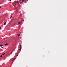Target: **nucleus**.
<instances>
[{"label": "nucleus", "mask_w": 67, "mask_h": 67, "mask_svg": "<svg viewBox=\"0 0 67 67\" xmlns=\"http://www.w3.org/2000/svg\"><path fill=\"white\" fill-rule=\"evenodd\" d=\"M23 21H24V20H23Z\"/></svg>", "instance_id": "obj_21"}, {"label": "nucleus", "mask_w": 67, "mask_h": 67, "mask_svg": "<svg viewBox=\"0 0 67 67\" xmlns=\"http://www.w3.org/2000/svg\"><path fill=\"white\" fill-rule=\"evenodd\" d=\"M2 55H1L0 56L1 57H2Z\"/></svg>", "instance_id": "obj_7"}, {"label": "nucleus", "mask_w": 67, "mask_h": 67, "mask_svg": "<svg viewBox=\"0 0 67 67\" xmlns=\"http://www.w3.org/2000/svg\"><path fill=\"white\" fill-rule=\"evenodd\" d=\"M21 15H20V16H21Z\"/></svg>", "instance_id": "obj_11"}, {"label": "nucleus", "mask_w": 67, "mask_h": 67, "mask_svg": "<svg viewBox=\"0 0 67 67\" xmlns=\"http://www.w3.org/2000/svg\"><path fill=\"white\" fill-rule=\"evenodd\" d=\"M1 8V7H0V8Z\"/></svg>", "instance_id": "obj_18"}, {"label": "nucleus", "mask_w": 67, "mask_h": 67, "mask_svg": "<svg viewBox=\"0 0 67 67\" xmlns=\"http://www.w3.org/2000/svg\"><path fill=\"white\" fill-rule=\"evenodd\" d=\"M9 1H11V0H9Z\"/></svg>", "instance_id": "obj_17"}, {"label": "nucleus", "mask_w": 67, "mask_h": 67, "mask_svg": "<svg viewBox=\"0 0 67 67\" xmlns=\"http://www.w3.org/2000/svg\"><path fill=\"white\" fill-rule=\"evenodd\" d=\"M18 56V55H17V56Z\"/></svg>", "instance_id": "obj_20"}, {"label": "nucleus", "mask_w": 67, "mask_h": 67, "mask_svg": "<svg viewBox=\"0 0 67 67\" xmlns=\"http://www.w3.org/2000/svg\"><path fill=\"white\" fill-rule=\"evenodd\" d=\"M5 45H7V46H8V43H6L5 44Z\"/></svg>", "instance_id": "obj_2"}, {"label": "nucleus", "mask_w": 67, "mask_h": 67, "mask_svg": "<svg viewBox=\"0 0 67 67\" xmlns=\"http://www.w3.org/2000/svg\"><path fill=\"white\" fill-rule=\"evenodd\" d=\"M5 24H6V22H5L4 24V25H5Z\"/></svg>", "instance_id": "obj_4"}, {"label": "nucleus", "mask_w": 67, "mask_h": 67, "mask_svg": "<svg viewBox=\"0 0 67 67\" xmlns=\"http://www.w3.org/2000/svg\"><path fill=\"white\" fill-rule=\"evenodd\" d=\"M23 1H24V0H23V1H22V2H23Z\"/></svg>", "instance_id": "obj_13"}, {"label": "nucleus", "mask_w": 67, "mask_h": 67, "mask_svg": "<svg viewBox=\"0 0 67 67\" xmlns=\"http://www.w3.org/2000/svg\"><path fill=\"white\" fill-rule=\"evenodd\" d=\"M17 3H18V1H17Z\"/></svg>", "instance_id": "obj_14"}, {"label": "nucleus", "mask_w": 67, "mask_h": 67, "mask_svg": "<svg viewBox=\"0 0 67 67\" xmlns=\"http://www.w3.org/2000/svg\"><path fill=\"white\" fill-rule=\"evenodd\" d=\"M21 48H22V47H20V49H19V51H20H20H21Z\"/></svg>", "instance_id": "obj_1"}, {"label": "nucleus", "mask_w": 67, "mask_h": 67, "mask_svg": "<svg viewBox=\"0 0 67 67\" xmlns=\"http://www.w3.org/2000/svg\"><path fill=\"white\" fill-rule=\"evenodd\" d=\"M10 18H12V15L11 16Z\"/></svg>", "instance_id": "obj_12"}, {"label": "nucleus", "mask_w": 67, "mask_h": 67, "mask_svg": "<svg viewBox=\"0 0 67 67\" xmlns=\"http://www.w3.org/2000/svg\"><path fill=\"white\" fill-rule=\"evenodd\" d=\"M17 35H18V36H19V34H18Z\"/></svg>", "instance_id": "obj_15"}, {"label": "nucleus", "mask_w": 67, "mask_h": 67, "mask_svg": "<svg viewBox=\"0 0 67 67\" xmlns=\"http://www.w3.org/2000/svg\"><path fill=\"white\" fill-rule=\"evenodd\" d=\"M20 24V22H19L18 23V24Z\"/></svg>", "instance_id": "obj_5"}, {"label": "nucleus", "mask_w": 67, "mask_h": 67, "mask_svg": "<svg viewBox=\"0 0 67 67\" xmlns=\"http://www.w3.org/2000/svg\"><path fill=\"white\" fill-rule=\"evenodd\" d=\"M2 48H3V47H2Z\"/></svg>", "instance_id": "obj_19"}, {"label": "nucleus", "mask_w": 67, "mask_h": 67, "mask_svg": "<svg viewBox=\"0 0 67 67\" xmlns=\"http://www.w3.org/2000/svg\"><path fill=\"white\" fill-rule=\"evenodd\" d=\"M5 54V53H4L3 54H2V55H4Z\"/></svg>", "instance_id": "obj_6"}, {"label": "nucleus", "mask_w": 67, "mask_h": 67, "mask_svg": "<svg viewBox=\"0 0 67 67\" xmlns=\"http://www.w3.org/2000/svg\"><path fill=\"white\" fill-rule=\"evenodd\" d=\"M20 47H22V46H21V44H20Z\"/></svg>", "instance_id": "obj_9"}, {"label": "nucleus", "mask_w": 67, "mask_h": 67, "mask_svg": "<svg viewBox=\"0 0 67 67\" xmlns=\"http://www.w3.org/2000/svg\"><path fill=\"white\" fill-rule=\"evenodd\" d=\"M0 46H1V47H2V46H3V45L2 44H1L0 45Z\"/></svg>", "instance_id": "obj_3"}, {"label": "nucleus", "mask_w": 67, "mask_h": 67, "mask_svg": "<svg viewBox=\"0 0 67 67\" xmlns=\"http://www.w3.org/2000/svg\"><path fill=\"white\" fill-rule=\"evenodd\" d=\"M23 3V2H20V3L21 4V3Z\"/></svg>", "instance_id": "obj_8"}, {"label": "nucleus", "mask_w": 67, "mask_h": 67, "mask_svg": "<svg viewBox=\"0 0 67 67\" xmlns=\"http://www.w3.org/2000/svg\"><path fill=\"white\" fill-rule=\"evenodd\" d=\"M19 39H21V37H20L19 38Z\"/></svg>", "instance_id": "obj_10"}, {"label": "nucleus", "mask_w": 67, "mask_h": 67, "mask_svg": "<svg viewBox=\"0 0 67 67\" xmlns=\"http://www.w3.org/2000/svg\"><path fill=\"white\" fill-rule=\"evenodd\" d=\"M21 19H22V18H21Z\"/></svg>", "instance_id": "obj_22"}, {"label": "nucleus", "mask_w": 67, "mask_h": 67, "mask_svg": "<svg viewBox=\"0 0 67 67\" xmlns=\"http://www.w3.org/2000/svg\"><path fill=\"white\" fill-rule=\"evenodd\" d=\"M0 30H1V27H0Z\"/></svg>", "instance_id": "obj_16"}]
</instances>
